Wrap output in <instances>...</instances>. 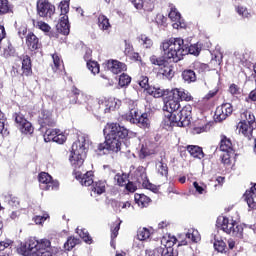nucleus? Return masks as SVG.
Returning a JSON list of instances; mask_svg holds the SVG:
<instances>
[{
  "mask_svg": "<svg viewBox=\"0 0 256 256\" xmlns=\"http://www.w3.org/2000/svg\"><path fill=\"white\" fill-rule=\"evenodd\" d=\"M36 28L40 29V31H43L44 33H49V31H51V26L43 21L36 22Z\"/></svg>",
  "mask_w": 256,
  "mask_h": 256,
  "instance_id": "e2e57ef3",
  "label": "nucleus"
},
{
  "mask_svg": "<svg viewBox=\"0 0 256 256\" xmlns=\"http://www.w3.org/2000/svg\"><path fill=\"white\" fill-rule=\"evenodd\" d=\"M87 67H88L89 71H91V73H93V75H97V73H99V71H100L99 63L96 61H88Z\"/></svg>",
  "mask_w": 256,
  "mask_h": 256,
  "instance_id": "6e6d98bb",
  "label": "nucleus"
},
{
  "mask_svg": "<svg viewBox=\"0 0 256 256\" xmlns=\"http://www.w3.org/2000/svg\"><path fill=\"white\" fill-rule=\"evenodd\" d=\"M181 77L184 83L191 85V83H197V72L194 68H186L181 72Z\"/></svg>",
  "mask_w": 256,
  "mask_h": 256,
  "instance_id": "5701e85b",
  "label": "nucleus"
},
{
  "mask_svg": "<svg viewBox=\"0 0 256 256\" xmlns=\"http://www.w3.org/2000/svg\"><path fill=\"white\" fill-rule=\"evenodd\" d=\"M38 181L43 191H55L59 189V181L54 180L53 176L47 172H40L38 174Z\"/></svg>",
  "mask_w": 256,
  "mask_h": 256,
  "instance_id": "6e6552de",
  "label": "nucleus"
},
{
  "mask_svg": "<svg viewBox=\"0 0 256 256\" xmlns=\"http://www.w3.org/2000/svg\"><path fill=\"white\" fill-rule=\"evenodd\" d=\"M137 237L140 241H146V239L151 237V231H149L147 228H143L142 230L138 231Z\"/></svg>",
  "mask_w": 256,
  "mask_h": 256,
  "instance_id": "13d9d810",
  "label": "nucleus"
},
{
  "mask_svg": "<svg viewBox=\"0 0 256 256\" xmlns=\"http://www.w3.org/2000/svg\"><path fill=\"white\" fill-rule=\"evenodd\" d=\"M160 47L164 51L165 58L170 59L172 63H179V61H183V57H185V55H199V53H201L199 46L191 45L188 47L185 45V40L180 37L165 39L162 41Z\"/></svg>",
  "mask_w": 256,
  "mask_h": 256,
  "instance_id": "f257e3e1",
  "label": "nucleus"
},
{
  "mask_svg": "<svg viewBox=\"0 0 256 256\" xmlns=\"http://www.w3.org/2000/svg\"><path fill=\"white\" fill-rule=\"evenodd\" d=\"M135 173H136V177H139L137 178L138 183H141V181H145L147 179V171L145 167L138 166Z\"/></svg>",
  "mask_w": 256,
  "mask_h": 256,
  "instance_id": "8fccbe9b",
  "label": "nucleus"
},
{
  "mask_svg": "<svg viewBox=\"0 0 256 256\" xmlns=\"http://www.w3.org/2000/svg\"><path fill=\"white\" fill-rule=\"evenodd\" d=\"M22 66H21V76L31 77L33 75V62L31 61V56L24 54L21 56Z\"/></svg>",
  "mask_w": 256,
  "mask_h": 256,
  "instance_id": "dca6fc26",
  "label": "nucleus"
},
{
  "mask_svg": "<svg viewBox=\"0 0 256 256\" xmlns=\"http://www.w3.org/2000/svg\"><path fill=\"white\" fill-rule=\"evenodd\" d=\"M214 249L218 253H227V243L223 240H215L214 241Z\"/></svg>",
  "mask_w": 256,
  "mask_h": 256,
  "instance_id": "09e8293b",
  "label": "nucleus"
},
{
  "mask_svg": "<svg viewBox=\"0 0 256 256\" xmlns=\"http://www.w3.org/2000/svg\"><path fill=\"white\" fill-rule=\"evenodd\" d=\"M233 115V105L231 103H224L218 106L215 110L214 119L217 123H221Z\"/></svg>",
  "mask_w": 256,
  "mask_h": 256,
  "instance_id": "f8f14e48",
  "label": "nucleus"
},
{
  "mask_svg": "<svg viewBox=\"0 0 256 256\" xmlns=\"http://www.w3.org/2000/svg\"><path fill=\"white\" fill-rule=\"evenodd\" d=\"M37 15L39 17H53L55 15V5L51 4L49 0H38L36 4Z\"/></svg>",
  "mask_w": 256,
  "mask_h": 256,
  "instance_id": "9b49d317",
  "label": "nucleus"
},
{
  "mask_svg": "<svg viewBox=\"0 0 256 256\" xmlns=\"http://www.w3.org/2000/svg\"><path fill=\"white\" fill-rule=\"evenodd\" d=\"M79 168H74L73 175L81 185L84 187H91L93 185V171H87L85 174H83L81 171H78Z\"/></svg>",
  "mask_w": 256,
  "mask_h": 256,
  "instance_id": "4468645a",
  "label": "nucleus"
},
{
  "mask_svg": "<svg viewBox=\"0 0 256 256\" xmlns=\"http://www.w3.org/2000/svg\"><path fill=\"white\" fill-rule=\"evenodd\" d=\"M240 122L256 127L255 114L250 110H245L240 114Z\"/></svg>",
  "mask_w": 256,
  "mask_h": 256,
  "instance_id": "c85d7f7f",
  "label": "nucleus"
},
{
  "mask_svg": "<svg viewBox=\"0 0 256 256\" xmlns=\"http://www.w3.org/2000/svg\"><path fill=\"white\" fill-rule=\"evenodd\" d=\"M160 49H161V46H160ZM161 51L163 53V57H157L155 55H152L150 57V62L152 63V65H157L159 67V69H161L169 61H173V60L167 59L165 57V51L164 50L161 49Z\"/></svg>",
  "mask_w": 256,
  "mask_h": 256,
  "instance_id": "72a5a7b5",
  "label": "nucleus"
},
{
  "mask_svg": "<svg viewBox=\"0 0 256 256\" xmlns=\"http://www.w3.org/2000/svg\"><path fill=\"white\" fill-rule=\"evenodd\" d=\"M104 107V113H111V111H115L117 109V101L112 98L105 100Z\"/></svg>",
  "mask_w": 256,
  "mask_h": 256,
  "instance_id": "49530a36",
  "label": "nucleus"
},
{
  "mask_svg": "<svg viewBox=\"0 0 256 256\" xmlns=\"http://www.w3.org/2000/svg\"><path fill=\"white\" fill-rule=\"evenodd\" d=\"M169 89H163L161 87H155V86H150L146 89V93L148 95H151V97H154V99H161V97H165L169 95Z\"/></svg>",
  "mask_w": 256,
  "mask_h": 256,
  "instance_id": "b1692460",
  "label": "nucleus"
},
{
  "mask_svg": "<svg viewBox=\"0 0 256 256\" xmlns=\"http://www.w3.org/2000/svg\"><path fill=\"white\" fill-rule=\"evenodd\" d=\"M235 152H222L220 155V161L224 167H231V156L234 155Z\"/></svg>",
  "mask_w": 256,
  "mask_h": 256,
  "instance_id": "a18cd8bd",
  "label": "nucleus"
},
{
  "mask_svg": "<svg viewBox=\"0 0 256 256\" xmlns=\"http://www.w3.org/2000/svg\"><path fill=\"white\" fill-rule=\"evenodd\" d=\"M237 129L240 135H243L244 137L249 139V141H251V139L253 138V131H255L256 126L247 124L245 122H240L237 124Z\"/></svg>",
  "mask_w": 256,
  "mask_h": 256,
  "instance_id": "6ab92c4d",
  "label": "nucleus"
},
{
  "mask_svg": "<svg viewBox=\"0 0 256 256\" xmlns=\"http://www.w3.org/2000/svg\"><path fill=\"white\" fill-rule=\"evenodd\" d=\"M138 85L147 92V89H149V87H151L149 85V77L140 76V78L138 79Z\"/></svg>",
  "mask_w": 256,
  "mask_h": 256,
  "instance_id": "680f3d73",
  "label": "nucleus"
},
{
  "mask_svg": "<svg viewBox=\"0 0 256 256\" xmlns=\"http://www.w3.org/2000/svg\"><path fill=\"white\" fill-rule=\"evenodd\" d=\"M38 124L41 129H47V127H55L57 120L53 117V112L48 109H41L38 115Z\"/></svg>",
  "mask_w": 256,
  "mask_h": 256,
  "instance_id": "1a4fd4ad",
  "label": "nucleus"
},
{
  "mask_svg": "<svg viewBox=\"0 0 256 256\" xmlns=\"http://www.w3.org/2000/svg\"><path fill=\"white\" fill-rule=\"evenodd\" d=\"M9 127L7 125V118L5 114L0 112V135L3 137H9Z\"/></svg>",
  "mask_w": 256,
  "mask_h": 256,
  "instance_id": "c9c22d12",
  "label": "nucleus"
},
{
  "mask_svg": "<svg viewBox=\"0 0 256 256\" xmlns=\"http://www.w3.org/2000/svg\"><path fill=\"white\" fill-rule=\"evenodd\" d=\"M171 91L174 98L179 99L180 101H186L187 103H189V101H194L193 96L185 89L174 88Z\"/></svg>",
  "mask_w": 256,
  "mask_h": 256,
  "instance_id": "393cba45",
  "label": "nucleus"
},
{
  "mask_svg": "<svg viewBox=\"0 0 256 256\" xmlns=\"http://www.w3.org/2000/svg\"><path fill=\"white\" fill-rule=\"evenodd\" d=\"M97 25L101 31H109L111 29V22L105 14H100L98 16Z\"/></svg>",
  "mask_w": 256,
  "mask_h": 256,
  "instance_id": "2f4dec72",
  "label": "nucleus"
},
{
  "mask_svg": "<svg viewBox=\"0 0 256 256\" xmlns=\"http://www.w3.org/2000/svg\"><path fill=\"white\" fill-rule=\"evenodd\" d=\"M188 153H190L191 157L194 159H203L205 157V153L203 152V148L195 145H188L186 147Z\"/></svg>",
  "mask_w": 256,
  "mask_h": 256,
  "instance_id": "7c9ffc66",
  "label": "nucleus"
},
{
  "mask_svg": "<svg viewBox=\"0 0 256 256\" xmlns=\"http://www.w3.org/2000/svg\"><path fill=\"white\" fill-rule=\"evenodd\" d=\"M163 252L162 247H157L153 250L147 249L146 255L147 256H161V253Z\"/></svg>",
  "mask_w": 256,
  "mask_h": 256,
  "instance_id": "774afa93",
  "label": "nucleus"
},
{
  "mask_svg": "<svg viewBox=\"0 0 256 256\" xmlns=\"http://www.w3.org/2000/svg\"><path fill=\"white\" fill-rule=\"evenodd\" d=\"M107 67L114 75H119V73L127 71V64L119 60H108Z\"/></svg>",
  "mask_w": 256,
  "mask_h": 256,
  "instance_id": "f3484780",
  "label": "nucleus"
},
{
  "mask_svg": "<svg viewBox=\"0 0 256 256\" xmlns=\"http://www.w3.org/2000/svg\"><path fill=\"white\" fill-rule=\"evenodd\" d=\"M26 47L31 53H37L43 47V43L35 33L28 32L26 35Z\"/></svg>",
  "mask_w": 256,
  "mask_h": 256,
  "instance_id": "ddd939ff",
  "label": "nucleus"
},
{
  "mask_svg": "<svg viewBox=\"0 0 256 256\" xmlns=\"http://www.w3.org/2000/svg\"><path fill=\"white\" fill-rule=\"evenodd\" d=\"M122 145L123 140L112 138L111 136L106 135L105 141L97 145V151L103 155H107V153L110 151H112V153H119V151H121Z\"/></svg>",
  "mask_w": 256,
  "mask_h": 256,
  "instance_id": "0eeeda50",
  "label": "nucleus"
},
{
  "mask_svg": "<svg viewBox=\"0 0 256 256\" xmlns=\"http://www.w3.org/2000/svg\"><path fill=\"white\" fill-rule=\"evenodd\" d=\"M59 7H60L62 17H64V15H67V13H69V1L67 0L61 1Z\"/></svg>",
  "mask_w": 256,
  "mask_h": 256,
  "instance_id": "69168bd1",
  "label": "nucleus"
},
{
  "mask_svg": "<svg viewBox=\"0 0 256 256\" xmlns=\"http://www.w3.org/2000/svg\"><path fill=\"white\" fill-rule=\"evenodd\" d=\"M13 13V5L9 0H0V15H9Z\"/></svg>",
  "mask_w": 256,
  "mask_h": 256,
  "instance_id": "4c0bfd02",
  "label": "nucleus"
},
{
  "mask_svg": "<svg viewBox=\"0 0 256 256\" xmlns=\"http://www.w3.org/2000/svg\"><path fill=\"white\" fill-rule=\"evenodd\" d=\"M52 59L54 63V65L52 66V69L53 71L57 72L59 71V69H61V63H63V61L61 60V57H59V54L57 53L52 54Z\"/></svg>",
  "mask_w": 256,
  "mask_h": 256,
  "instance_id": "864d4df0",
  "label": "nucleus"
},
{
  "mask_svg": "<svg viewBox=\"0 0 256 256\" xmlns=\"http://www.w3.org/2000/svg\"><path fill=\"white\" fill-rule=\"evenodd\" d=\"M228 92L230 93V95H232L233 97H237L238 95H241L242 90L241 87L235 83L231 84L228 88Z\"/></svg>",
  "mask_w": 256,
  "mask_h": 256,
  "instance_id": "5fc2aeb1",
  "label": "nucleus"
},
{
  "mask_svg": "<svg viewBox=\"0 0 256 256\" xmlns=\"http://www.w3.org/2000/svg\"><path fill=\"white\" fill-rule=\"evenodd\" d=\"M57 133H59V129H47L44 134L45 140L54 141Z\"/></svg>",
  "mask_w": 256,
  "mask_h": 256,
  "instance_id": "bf43d9fd",
  "label": "nucleus"
},
{
  "mask_svg": "<svg viewBox=\"0 0 256 256\" xmlns=\"http://www.w3.org/2000/svg\"><path fill=\"white\" fill-rule=\"evenodd\" d=\"M15 47L13 45L9 44L7 48L4 49V57L9 58V57H15Z\"/></svg>",
  "mask_w": 256,
  "mask_h": 256,
  "instance_id": "338daca9",
  "label": "nucleus"
},
{
  "mask_svg": "<svg viewBox=\"0 0 256 256\" xmlns=\"http://www.w3.org/2000/svg\"><path fill=\"white\" fill-rule=\"evenodd\" d=\"M57 32L61 35H69L71 32V25L69 24V16L64 15L62 16L57 25H56Z\"/></svg>",
  "mask_w": 256,
  "mask_h": 256,
  "instance_id": "aec40b11",
  "label": "nucleus"
},
{
  "mask_svg": "<svg viewBox=\"0 0 256 256\" xmlns=\"http://www.w3.org/2000/svg\"><path fill=\"white\" fill-rule=\"evenodd\" d=\"M121 223H123V221L118 220L116 223H114L111 226V243H113V241H115V239H117L118 235H119V230L121 229Z\"/></svg>",
  "mask_w": 256,
  "mask_h": 256,
  "instance_id": "de8ad7c7",
  "label": "nucleus"
},
{
  "mask_svg": "<svg viewBox=\"0 0 256 256\" xmlns=\"http://www.w3.org/2000/svg\"><path fill=\"white\" fill-rule=\"evenodd\" d=\"M193 107L191 105L184 106L179 112H172L168 115V125L170 127H189L191 125Z\"/></svg>",
  "mask_w": 256,
  "mask_h": 256,
  "instance_id": "39448f33",
  "label": "nucleus"
},
{
  "mask_svg": "<svg viewBox=\"0 0 256 256\" xmlns=\"http://www.w3.org/2000/svg\"><path fill=\"white\" fill-rule=\"evenodd\" d=\"M217 225H220L222 231L227 233V235H232V237H237L238 239H245L249 237L250 233H253V228L247 225L238 224L233 218L219 217L217 220Z\"/></svg>",
  "mask_w": 256,
  "mask_h": 256,
  "instance_id": "7ed1b4c3",
  "label": "nucleus"
},
{
  "mask_svg": "<svg viewBox=\"0 0 256 256\" xmlns=\"http://www.w3.org/2000/svg\"><path fill=\"white\" fill-rule=\"evenodd\" d=\"M136 9L151 10L155 7V0H131Z\"/></svg>",
  "mask_w": 256,
  "mask_h": 256,
  "instance_id": "c756f323",
  "label": "nucleus"
},
{
  "mask_svg": "<svg viewBox=\"0 0 256 256\" xmlns=\"http://www.w3.org/2000/svg\"><path fill=\"white\" fill-rule=\"evenodd\" d=\"M17 252L23 256H53L51 241L47 239H41L39 241L35 238H30L20 244Z\"/></svg>",
  "mask_w": 256,
  "mask_h": 256,
  "instance_id": "f03ea898",
  "label": "nucleus"
},
{
  "mask_svg": "<svg viewBox=\"0 0 256 256\" xmlns=\"http://www.w3.org/2000/svg\"><path fill=\"white\" fill-rule=\"evenodd\" d=\"M14 121L18 129H20L21 133L25 135H31L33 133V125L27 119H25V115L21 112H16L13 114Z\"/></svg>",
  "mask_w": 256,
  "mask_h": 256,
  "instance_id": "9d476101",
  "label": "nucleus"
},
{
  "mask_svg": "<svg viewBox=\"0 0 256 256\" xmlns=\"http://www.w3.org/2000/svg\"><path fill=\"white\" fill-rule=\"evenodd\" d=\"M186 239H189L191 243H199L201 237H199V232L193 230L192 232L186 233Z\"/></svg>",
  "mask_w": 256,
  "mask_h": 256,
  "instance_id": "4d7b16f0",
  "label": "nucleus"
},
{
  "mask_svg": "<svg viewBox=\"0 0 256 256\" xmlns=\"http://www.w3.org/2000/svg\"><path fill=\"white\" fill-rule=\"evenodd\" d=\"M157 173L159 177H164V179L169 177V167L167 166V163L163 162V160L158 163Z\"/></svg>",
  "mask_w": 256,
  "mask_h": 256,
  "instance_id": "a19ab883",
  "label": "nucleus"
},
{
  "mask_svg": "<svg viewBox=\"0 0 256 256\" xmlns=\"http://www.w3.org/2000/svg\"><path fill=\"white\" fill-rule=\"evenodd\" d=\"M69 161L73 169H81L87 158V151H89V143L85 136H78L77 140L72 144Z\"/></svg>",
  "mask_w": 256,
  "mask_h": 256,
  "instance_id": "20e7f679",
  "label": "nucleus"
},
{
  "mask_svg": "<svg viewBox=\"0 0 256 256\" xmlns=\"http://www.w3.org/2000/svg\"><path fill=\"white\" fill-rule=\"evenodd\" d=\"M67 141V135L65 133L61 132V130H58V133L56 134L53 142L58 143V145H63Z\"/></svg>",
  "mask_w": 256,
  "mask_h": 256,
  "instance_id": "052dcab7",
  "label": "nucleus"
},
{
  "mask_svg": "<svg viewBox=\"0 0 256 256\" xmlns=\"http://www.w3.org/2000/svg\"><path fill=\"white\" fill-rule=\"evenodd\" d=\"M114 181H116L119 187H125V185H127V183L129 182V175L125 173H117L114 176Z\"/></svg>",
  "mask_w": 256,
  "mask_h": 256,
  "instance_id": "79ce46f5",
  "label": "nucleus"
},
{
  "mask_svg": "<svg viewBox=\"0 0 256 256\" xmlns=\"http://www.w3.org/2000/svg\"><path fill=\"white\" fill-rule=\"evenodd\" d=\"M104 135L111 137L112 139H118L125 141L129 137V129L117 122L107 123L104 128Z\"/></svg>",
  "mask_w": 256,
  "mask_h": 256,
  "instance_id": "423d86ee",
  "label": "nucleus"
},
{
  "mask_svg": "<svg viewBox=\"0 0 256 256\" xmlns=\"http://www.w3.org/2000/svg\"><path fill=\"white\" fill-rule=\"evenodd\" d=\"M79 243H81V239L70 236L64 243V249L66 251H71V249H73L76 245H79Z\"/></svg>",
  "mask_w": 256,
  "mask_h": 256,
  "instance_id": "37998d69",
  "label": "nucleus"
},
{
  "mask_svg": "<svg viewBox=\"0 0 256 256\" xmlns=\"http://www.w3.org/2000/svg\"><path fill=\"white\" fill-rule=\"evenodd\" d=\"M168 17L174 22V24H172L174 29H179V27H181V13H179V10H177L175 6L170 7Z\"/></svg>",
  "mask_w": 256,
  "mask_h": 256,
  "instance_id": "cd10ccee",
  "label": "nucleus"
},
{
  "mask_svg": "<svg viewBox=\"0 0 256 256\" xmlns=\"http://www.w3.org/2000/svg\"><path fill=\"white\" fill-rule=\"evenodd\" d=\"M219 149L222 152L235 153V149L233 148V142L231 138L226 137L225 135L220 136Z\"/></svg>",
  "mask_w": 256,
  "mask_h": 256,
  "instance_id": "a878e982",
  "label": "nucleus"
},
{
  "mask_svg": "<svg viewBox=\"0 0 256 256\" xmlns=\"http://www.w3.org/2000/svg\"><path fill=\"white\" fill-rule=\"evenodd\" d=\"M139 39L144 49H151V47H153V40L149 38L147 35L141 34Z\"/></svg>",
  "mask_w": 256,
  "mask_h": 256,
  "instance_id": "3c124183",
  "label": "nucleus"
},
{
  "mask_svg": "<svg viewBox=\"0 0 256 256\" xmlns=\"http://www.w3.org/2000/svg\"><path fill=\"white\" fill-rule=\"evenodd\" d=\"M161 256H179V252L173 248H163Z\"/></svg>",
  "mask_w": 256,
  "mask_h": 256,
  "instance_id": "0e129e2a",
  "label": "nucleus"
},
{
  "mask_svg": "<svg viewBox=\"0 0 256 256\" xmlns=\"http://www.w3.org/2000/svg\"><path fill=\"white\" fill-rule=\"evenodd\" d=\"M142 114L143 113L139 112V108H137L136 110L124 114L123 119H125V121H129V123L133 125L135 123V119H139Z\"/></svg>",
  "mask_w": 256,
  "mask_h": 256,
  "instance_id": "ea45409f",
  "label": "nucleus"
},
{
  "mask_svg": "<svg viewBox=\"0 0 256 256\" xmlns=\"http://www.w3.org/2000/svg\"><path fill=\"white\" fill-rule=\"evenodd\" d=\"M92 191L93 193H96V195H103L106 191V182L101 180L93 182Z\"/></svg>",
  "mask_w": 256,
  "mask_h": 256,
  "instance_id": "58836bf2",
  "label": "nucleus"
},
{
  "mask_svg": "<svg viewBox=\"0 0 256 256\" xmlns=\"http://www.w3.org/2000/svg\"><path fill=\"white\" fill-rule=\"evenodd\" d=\"M169 98L165 103V107L168 111V113H177V110L181 107V101L179 99H176L172 90L169 92Z\"/></svg>",
  "mask_w": 256,
  "mask_h": 256,
  "instance_id": "a211bd4d",
  "label": "nucleus"
},
{
  "mask_svg": "<svg viewBox=\"0 0 256 256\" xmlns=\"http://www.w3.org/2000/svg\"><path fill=\"white\" fill-rule=\"evenodd\" d=\"M132 125H137L140 129H149L151 127V120L149 119V114L144 112L140 115L138 119H134Z\"/></svg>",
  "mask_w": 256,
  "mask_h": 256,
  "instance_id": "bb28decb",
  "label": "nucleus"
},
{
  "mask_svg": "<svg viewBox=\"0 0 256 256\" xmlns=\"http://www.w3.org/2000/svg\"><path fill=\"white\" fill-rule=\"evenodd\" d=\"M134 201L137 203L138 207H141L142 209L144 207H149V203H151V198L145 194H135L134 195Z\"/></svg>",
  "mask_w": 256,
  "mask_h": 256,
  "instance_id": "473e14b6",
  "label": "nucleus"
},
{
  "mask_svg": "<svg viewBox=\"0 0 256 256\" xmlns=\"http://www.w3.org/2000/svg\"><path fill=\"white\" fill-rule=\"evenodd\" d=\"M221 63H223V54H214L210 63L208 64L210 67V71H217L221 67Z\"/></svg>",
  "mask_w": 256,
  "mask_h": 256,
  "instance_id": "f704fd0d",
  "label": "nucleus"
},
{
  "mask_svg": "<svg viewBox=\"0 0 256 256\" xmlns=\"http://www.w3.org/2000/svg\"><path fill=\"white\" fill-rule=\"evenodd\" d=\"M131 84V76L126 73H122L119 77L118 85L120 87H128Z\"/></svg>",
  "mask_w": 256,
  "mask_h": 256,
  "instance_id": "603ef678",
  "label": "nucleus"
},
{
  "mask_svg": "<svg viewBox=\"0 0 256 256\" xmlns=\"http://www.w3.org/2000/svg\"><path fill=\"white\" fill-rule=\"evenodd\" d=\"M177 243V237L175 236H164L161 239V245H164V249H173L175 244Z\"/></svg>",
  "mask_w": 256,
  "mask_h": 256,
  "instance_id": "e433bc0d",
  "label": "nucleus"
},
{
  "mask_svg": "<svg viewBox=\"0 0 256 256\" xmlns=\"http://www.w3.org/2000/svg\"><path fill=\"white\" fill-rule=\"evenodd\" d=\"M158 75H162V79L171 81V79L175 77V67L169 62H166L161 68H159Z\"/></svg>",
  "mask_w": 256,
  "mask_h": 256,
  "instance_id": "412c9836",
  "label": "nucleus"
},
{
  "mask_svg": "<svg viewBox=\"0 0 256 256\" xmlns=\"http://www.w3.org/2000/svg\"><path fill=\"white\" fill-rule=\"evenodd\" d=\"M244 201H246L249 209L256 210V184H254L249 190H246L244 195Z\"/></svg>",
  "mask_w": 256,
  "mask_h": 256,
  "instance_id": "4be33fe9",
  "label": "nucleus"
},
{
  "mask_svg": "<svg viewBox=\"0 0 256 256\" xmlns=\"http://www.w3.org/2000/svg\"><path fill=\"white\" fill-rule=\"evenodd\" d=\"M68 97L71 105H83L87 101V96L75 86L72 87Z\"/></svg>",
  "mask_w": 256,
  "mask_h": 256,
  "instance_id": "2eb2a0df",
  "label": "nucleus"
},
{
  "mask_svg": "<svg viewBox=\"0 0 256 256\" xmlns=\"http://www.w3.org/2000/svg\"><path fill=\"white\" fill-rule=\"evenodd\" d=\"M192 69H194V72L196 71V73H206V71H211V67H209V64L201 62L193 63Z\"/></svg>",
  "mask_w": 256,
  "mask_h": 256,
  "instance_id": "c03bdc74",
  "label": "nucleus"
}]
</instances>
